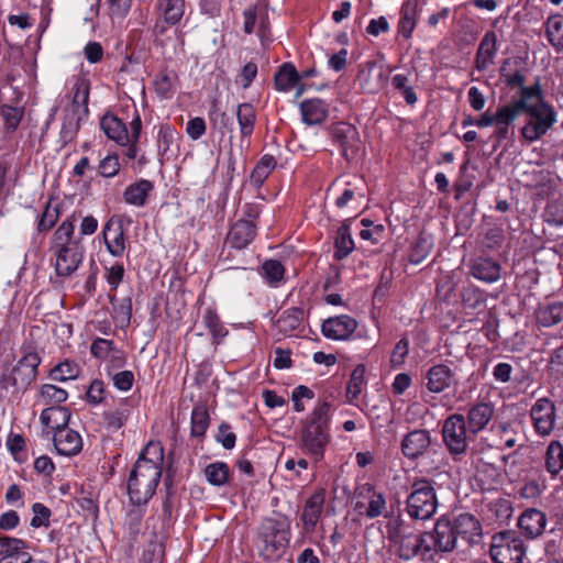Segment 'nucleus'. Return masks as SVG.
<instances>
[{
  "instance_id": "obj_38",
  "label": "nucleus",
  "mask_w": 563,
  "mask_h": 563,
  "mask_svg": "<svg viewBox=\"0 0 563 563\" xmlns=\"http://www.w3.org/2000/svg\"><path fill=\"white\" fill-rule=\"evenodd\" d=\"M351 220H345L336 231V238L334 241V258L343 260L347 257L354 250V240L352 239L350 231Z\"/></svg>"
},
{
  "instance_id": "obj_56",
  "label": "nucleus",
  "mask_w": 563,
  "mask_h": 563,
  "mask_svg": "<svg viewBox=\"0 0 563 563\" xmlns=\"http://www.w3.org/2000/svg\"><path fill=\"white\" fill-rule=\"evenodd\" d=\"M284 266L277 260H268L262 265V275L269 284H276L284 277Z\"/></svg>"
},
{
  "instance_id": "obj_4",
  "label": "nucleus",
  "mask_w": 563,
  "mask_h": 563,
  "mask_svg": "<svg viewBox=\"0 0 563 563\" xmlns=\"http://www.w3.org/2000/svg\"><path fill=\"white\" fill-rule=\"evenodd\" d=\"M387 538L390 550L401 561H431V547L428 531L417 532L400 523L387 526Z\"/></svg>"
},
{
  "instance_id": "obj_42",
  "label": "nucleus",
  "mask_w": 563,
  "mask_h": 563,
  "mask_svg": "<svg viewBox=\"0 0 563 563\" xmlns=\"http://www.w3.org/2000/svg\"><path fill=\"white\" fill-rule=\"evenodd\" d=\"M365 365L358 364L351 373L347 386H346V399L350 404H355L363 388L366 385L365 379Z\"/></svg>"
},
{
  "instance_id": "obj_11",
  "label": "nucleus",
  "mask_w": 563,
  "mask_h": 563,
  "mask_svg": "<svg viewBox=\"0 0 563 563\" xmlns=\"http://www.w3.org/2000/svg\"><path fill=\"white\" fill-rule=\"evenodd\" d=\"M355 506L354 509L362 516L368 519H374L379 516H387L386 497L382 492H377L374 486L365 483L355 489Z\"/></svg>"
},
{
  "instance_id": "obj_18",
  "label": "nucleus",
  "mask_w": 563,
  "mask_h": 563,
  "mask_svg": "<svg viewBox=\"0 0 563 563\" xmlns=\"http://www.w3.org/2000/svg\"><path fill=\"white\" fill-rule=\"evenodd\" d=\"M427 388L429 391L439 394L457 384L455 372L446 364L431 366L427 374Z\"/></svg>"
},
{
  "instance_id": "obj_62",
  "label": "nucleus",
  "mask_w": 563,
  "mask_h": 563,
  "mask_svg": "<svg viewBox=\"0 0 563 563\" xmlns=\"http://www.w3.org/2000/svg\"><path fill=\"white\" fill-rule=\"evenodd\" d=\"M409 341L407 339L399 340L390 355V364L393 367H399L405 363V358L408 355Z\"/></svg>"
},
{
  "instance_id": "obj_36",
  "label": "nucleus",
  "mask_w": 563,
  "mask_h": 563,
  "mask_svg": "<svg viewBox=\"0 0 563 563\" xmlns=\"http://www.w3.org/2000/svg\"><path fill=\"white\" fill-rule=\"evenodd\" d=\"M164 448L159 441H150L142 450L135 463L151 466L156 471H163Z\"/></svg>"
},
{
  "instance_id": "obj_35",
  "label": "nucleus",
  "mask_w": 563,
  "mask_h": 563,
  "mask_svg": "<svg viewBox=\"0 0 563 563\" xmlns=\"http://www.w3.org/2000/svg\"><path fill=\"white\" fill-rule=\"evenodd\" d=\"M154 185L147 179L129 185L123 194L124 200L129 205L143 207L146 203L148 194L153 190Z\"/></svg>"
},
{
  "instance_id": "obj_9",
  "label": "nucleus",
  "mask_w": 563,
  "mask_h": 563,
  "mask_svg": "<svg viewBox=\"0 0 563 563\" xmlns=\"http://www.w3.org/2000/svg\"><path fill=\"white\" fill-rule=\"evenodd\" d=\"M437 497L431 481L421 478L412 484V492L407 498V511L413 519L427 520L437 510Z\"/></svg>"
},
{
  "instance_id": "obj_3",
  "label": "nucleus",
  "mask_w": 563,
  "mask_h": 563,
  "mask_svg": "<svg viewBox=\"0 0 563 563\" xmlns=\"http://www.w3.org/2000/svg\"><path fill=\"white\" fill-rule=\"evenodd\" d=\"M329 402L319 404L302 422L299 446L314 462L323 459L324 450L331 441Z\"/></svg>"
},
{
  "instance_id": "obj_57",
  "label": "nucleus",
  "mask_w": 563,
  "mask_h": 563,
  "mask_svg": "<svg viewBox=\"0 0 563 563\" xmlns=\"http://www.w3.org/2000/svg\"><path fill=\"white\" fill-rule=\"evenodd\" d=\"M40 395L45 404H62L67 400L68 394L65 389L53 384H44Z\"/></svg>"
},
{
  "instance_id": "obj_49",
  "label": "nucleus",
  "mask_w": 563,
  "mask_h": 563,
  "mask_svg": "<svg viewBox=\"0 0 563 563\" xmlns=\"http://www.w3.org/2000/svg\"><path fill=\"white\" fill-rule=\"evenodd\" d=\"M80 374V366L74 361H64L49 371L48 377L55 382L76 379Z\"/></svg>"
},
{
  "instance_id": "obj_7",
  "label": "nucleus",
  "mask_w": 563,
  "mask_h": 563,
  "mask_svg": "<svg viewBox=\"0 0 563 563\" xmlns=\"http://www.w3.org/2000/svg\"><path fill=\"white\" fill-rule=\"evenodd\" d=\"M526 545L515 530H504L492 537L489 553L494 563H522Z\"/></svg>"
},
{
  "instance_id": "obj_37",
  "label": "nucleus",
  "mask_w": 563,
  "mask_h": 563,
  "mask_svg": "<svg viewBox=\"0 0 563 563\" xmlns=\"http://www.w3.org/2000/svg\"><path fill=\"white\" fill-rule=\"evenodd\" d=\"M156 9L165 23L175 25L185 14V0H158Z\"/></svg>"
},
{
  "instance_id": "obj_13",
  "label": "nucleus",
  "mask_w": 563,
  "mask_h": 563,
  "mask_svg": "<svg viewBox=\"0 0 563 563\" xmlns=\"http://www.w3.org/2000/svg\"><path fill=\"white\" fill-rule=\"evenodd\" d=\"M432 560L438 552H452L460 543L452 520L440 518L437 520L433 531L428 532Z\"/></svg>"
},
{
  "instance_id": "obj_12",
  "label": "nucleus",
  "mask_w": 563,
  "mask_h": 563,
  "mask_svg": "<svg viewBox=\"0 0 563 563\" xmlns=\"http://www.w3.org/2000/svg\"><path fill=\"white\" fill-rule=\"evenodd\" d=\"M331 136L340 147L342 156L351 161L356 157L362 148V141L356 128L346 122H339L332 125Z\"/></svg>"
},
{
  "instance_id": "obj_22",
  "label": "nucleus",
  "mask_w": 563,
  "mask_h": 563,
  "mask_svg": "<svg viewBox=\"0 0 563 563\" xmlns=\"http://www.w3.org/2000/svg\"><path fill=\"white\" fill-rule=\"evenodd\" d=\"M256 235V222L251 220H238L232 224L227 234V244L233 249L246 247Z\"/></svg>"
},
{
  "instance_id": "obj_5",
  "label": "nucleus",
  "mask_w": 563,
  "mask_h": 563,
  "mask_svg": "<svg viewBox=\"0 0 563 563\" xmlns=\"http://www.w3.org/2000/svg\"><path fill=\"white\" fill-rule=\"evenodd\" d=\"M290 520L288 517L278 515L265 518L257 534V547L260 554L266 561H275L282 556L289 543Z\"/></svg>"
},
{
  "instance_id": "obj_15",
  "label": "nucleus",
  "mask_w": 563,
  "mask_h": 563,
  "mask_svg": "<svg viewBox=\"0 0 563 563\" xmlns=\"http://www.w3.org/2000/svg\"><path fill=\"white\" fill-rule=\"evenodd\" d=\"M530 417L538 434L549 435L555 424V406L548 398L538 399L531 407Z\"/></svg>"
},
{
  "instance_id": "obj_32",
  "label": "nucleus",
  "mask_w": 563,
  "mask_h": 563,
  "mask_svg": "<svg viewBox=\"0 0 563 563\" xmlns=\"http://www.w3.org/2000/svg\"><path fill=\"white\" fill-rule=\"evenodd\" d=\"M302 121L308 125L322 123L328 114V109L321 99L303 100L300 103Z\"/></svg>"
},
{
  "instance_id": "obj_46",
  "label": "nucleus",
  "mask_w": 563,
  "mask_h": 563,
  "mask_svg": "<svg viewBox=\"0 0 563 563\" xmlns=\"http://www.w3.org/2000/svg\"><path fill=\"white\" fill-rule=\"evenodd\" d=\"M73 110H75V108L82 107L84 114L88 115V102L90 92L89 79L84 76H77L73 86Z\"/></svg>"
},
{
  "instance_id": "obj_17",
  "label": "nucleus",
  "mask_w": 563,
  "mask_h": 563,
  "mask_svg": "<svg viewBox=\"0 0 563 563\" xmlns=\"http://www.w3.org/2000/svg\"><path fill=\"white\" fill-rule=\"evenodd\" d=\"M452 522L460 545L467 548L478 542L482 536V526L475 516L467 512L460 514Z\"/></svg>"
},
{
  "instance_id": "obj_19",
  "label": "nucleus",
  "mask_w": 563,
  "mask_h": 563,
  "mask_svg": "<svg viewBox=\"0 0 563 563\" xmlns=\"http://www.w3.org/2000/svg\"><path fill=\"white\" fill-rule=\"evenodd\" d=\"M494 412L495 408L490 402L478 401L472 405L465 417L468 433L476 435L483 431L493 419Z\"/></svg>"
},
{
  "instance_id": "obj_26",
  "label": "nucleus",
  "mask_w": 563,
  "mask_h": 563,
  "mask_svg": "<svg viewBox=\"0 0 563 563\" xmlns=\"http://www.w3.org/2000/svg\"><path fill=\"white\" fill-rule=\"evenodd\" d=\"M324 505V493L322 490L312 494L306 501L301 514V521L307 533L314 531L321 517Z\"/></svg>"
},
{
  "instance_id": "obj_59",
  "label": "nucleus",
  "mask_w": 563,
  "mask_h": 563,
  "mask_svg": "<svg viewBox=\"0 0 563 563\" xmlns=\"http://www.w3.org/2000/svg\"><path fill=\"white\" fill-rule=\"evenodd\" d=\"M544 221L552 227H563V202L551 201L548 203L544 213Z\"/></svg>"
},
{
  "instance_id": "obj_16",
  "label": "nucleus",
  "mask_w": 563,
  "mask_h": 563,
  "mask_svg": "<svg viewBox=\"0 0 563 563\" xmlns=\"http://www.w3.org/2000/svg\"><path fill=\"white\" fill-rule=\"evenodd\" d=\"M357 321L347 314L325 319L321 324V332L327 339L345 341L357 329Z\"/></svg>"
},
{
  "instance_id": "obj_48",
  "label": "nucleus",
  "mask_w": 563,
  "mask_h": 563,
  "mask_svg": "<svg viewBox=\"0 0 563 563\" xmlns=\"http://www.w3.org/2000/svg\"><path fill=\"white\" fill-rule=\"evenodd\" d=\"M210 418L206 405L198 404L191 412V435L202 438L209 427Z\"/></svg>"
},
{
  "instance_id": "obj_55",
  "label": "nucleus",
  "mask_w": 563,
  "mask_h": 563,
  "mask_svg": "<svg viewBox=\"0 0 563 563\" xmlns=\"http://www.w3.org/2000/svg\"><path fill=\"white\" fill-rule=\"evenodd\" d=\"M203 320L216 341L223 339L228 334L227 329L216 311L208 309L205 313Z\"/></svg>"
},
{
  "instance_id": "obj_2",
  "label": "nucleus",
  "mask_w": 563,
  "mask_h": 563,
  "mask_svg": "<svg viewBox=\"0 0 563 563\" xmlns=\"http://www.w3.org/2000/svg\"><path fill=\"white\" fill-rule=\"evenodd\" d=\"M76 217L71 214L63 221L53 234V251L56 274L60 277L70 276L82 262L85 247L80 239L74 238Z\"/></svg>"
},
{
  "instance_id": "obj_39",
  "label": "nucleus",
  "mask_w": 563,
  "mask_h": 563,
  "mask_svg": "<svg viewBox=\"0 0 563 563\" xmlns=\"http://www.w3.org/2000/svg\"><path fill=\"white\" fill-rule=\"evenodd\" d=\"M545 36L556 52L563 51V15L552 14L545 23Z\"/></svg>"
},
{
  "instance_id": "obj_60",
  "label": "nucleus",
  "mask_w": 563,
  "mask_h": 563,
  "mask_svg": "<svg viewBox=\"0 0 563 563\" xmlns=\"http://www.w3.org/2000/svg\"><path fill=\"white\" fill-rule=\"evenodd\" d=\"M32 511L34 516L31 520V526L33 528L49 526V518L52 516V511L48 507H46L42 503H35L32 506Z\"/></svg>"
},
{
  "instance_id": "obj_30",
  "label": "nucleus",
  "mask_w": 563,
  "mask_h": 563,
  "mask_svg": "<svg viewBox=\"0 0 563 563\" xmlns=\"http://www.w3.org/2000/svg\"><path fill=\"white\" fill-rule=\"evenodd\" d=\"M70 411L63 406H53L44 409L41 412V422L51 428L54 432L62 430V428H68L70 420Z\"/></svg>"
},
{
  "instance_id": "obj_6",
  "label": "nucleus",
  "mask_w": 563,
  "mask_h": 563,
  "mask_svg": "<svg viewBox=\"0 0 563 563\" xmlns=\"http://www.w3.org/2000/svg\"><path fill=\"white\" fill-rule=\"evenodd\" d=\"M162 472L135 463L128 479L130 501L135 506L146 505L159 484Z\"/></svg>"
},
{
  "instance_id": "obj_21",
  "label": "nucleus",
  "mask_w": 563,
  "mask_h": 563,
  "mask_svg": "<svg viewBox=\"0 0 563 563\" xmlns=\"http://www.w3.org/2000/svg\"><path fill=\"white\" fill-rule=\"evenodd\" d=\"M430 444V432L424 429H416L404 437L401 452L407 459L416 460L424 454Z\"/></svg>"
},
{
  "instance_id": "obj_47",
  "label": "nucleus",
  "mask_w": 563,
  "mask_h": 563,
  "mask_svg": "<svg viewBox=\"0 0 563 563\" xmlns=\"http://www.w3.org/2000/svg\"><path fill=\"white\" fill-rule=\"evenodd\" d=\"M545 468L554 477L563 470V445L552 441L545 452Z\"/></svg>"
},
{
  "instance_id": "obj_10",
  "label": "nucleus",
  "mask_w": 563,
  "mask_h": 563,
  "mask_svg": "<svg viewBox=\"0 0 563 563\" xmlns=\"http://www.w3.org/2000/svg\"><path fill=\"white\" fill-rule=\"evenodd\" d=\"M444 443L449 452L453 455H461L466 452L468 433L465 416L462 413H453L449 416L442 428Z\"/></svg>"
},
{
  "instance_id": "obj_63",
  "label": "nucleus",
  "mask_w": 563,
  "mask_h": 563,
  "mask_svg": "<svg viewBox=\"0 0 563 563\" xmlns=\"http://www.w3.org/2000/svg\"><path fill=\"white\" fill-rule=\"evenodd\" d=\"M216 440L221 443L224 449L231 450L235 445L236 435L231 431V427L228 423H221L218 428Z\"/></svg>"
},
{
  "instance_id": "obj_8",
  "label": "nucleus",
  "mask_w": 563,
  "mask_h": 563,
  "mask_svg": "<svg viewBox=\"0 0 563 563\" xmlns=\"http://www.w3.org/2000/svg\"><path fill=\"white\" fill-rule=\"evenodd\" d=\"M40 364L41 357L36 352H24L16 365L9 373L2 374L1 387L13 388V393L24 391L35 380Z\"/></svg>"
},
{
  "instance_id": "obj_25",
  "label": "nucleus",
  "mask_w": 563,
  "mask_h": 563,
  "mask_svg": "<svg viewBox=\"0 0 563 563\" xmlns=\"http://www.w3.org/2000/svg\"><path fill=\"white\" fill-rule=\"evenodd\" d=\"M103 240L109 253L115 257L121 256L125 250L123 225L112 218L103 227Z\"/></svg>"
},
{
  "instance_id": "obj_51",
  "label": "nucleus",
  "mask_w": 563,
  "mask_h": 563,
  "mask_svg": "<svg viewBox=\"0 0 563 563\" xmlns=\"http://www.w3.org/2000/svg\"><path fill=\"white\" fill-rule=\"evenodd\" d=\"M79 121L80 117L76 114L75 110H71V113H67L64 117L59 133L63 145L68 144L75 139L79 131Z\"/></svg>"
},
{
  "instance_id": "obj_40",
  "label": "nucleus",
  "mask_w": 563,
  "mask_h": 563,
  "mask_svg": "<svg viewBox=\"0 0 563 563\" xmlns=\"http://www.w3.org/2000/svg\"><path fill=\"white\" fill-rule=\"evenodd\" d=\"M236 119L243 137L252 135L256 122V111L251 103H240L236 107Z\"/></svg>"
},
{
  "instance_id": "obj_53",
  "label": "nucleus",
  "mask_w": 563,
  "mask_h": 563,
  "mask_svg": "<svg viewBox=\"0 0 563 563\" xmlns=\"http://www.w3.org/2000/svg\"><path fill=\"white\" fill-rule=\"evenodd\" d=\"M59 214V206H52L51 201H48L37 222L38 232L49 231L58 221Z\"/></svg>"
},
{
  "instance_id": "obj_52",
  "label": "nucleus",
  "mask_w": 563,
  "mask_h": 563,
  "mask_svg": "<svg viewBox=\"0 0 563 563\" xmlns=\"http://www.w3.org/2000/svg\"><path fill=\"white\" fill-rule=\"evenodd\" d=\"M129 413V409L122 406L104 411L103 419L109 429L119 430L126 422Z\"/></svg>"
},
{
  "instance_id": "obj_50",
  "label": "nucleus",
  "mask_w": 563,
  "mask_h": 563,
  "mask_svg": "<svg viewBox=\"0 0 563 563\" xmlns=\"http://www.w3.org/2000/svg\"><path fill=\"white\" fill-rule=\"evenodd\" d=\"M432 247L433 243L431 238L427 235H420L411 246L409 253L410 263L420 264L429 256Z\"/></svg>"
},
{
  "instance_id": "obj_1",
  "label": "nucleus",
  "mask_w": 563,
  "mask_h": 563,
  "mask_svg": "<svg viewBox=\"0 0 563 563\" xmlns=\"http://www.w3.org/2000/svg\"><path fill=\"white\" fill-rule=\"evenodd\" d=\"M522 113L527 120L520 130L522 137L533 143L543 137L556 123V111L553 106L544 100L542 87L537 80L530 88L522 90Z\"/></svg>"
},
{
  "instance_id": "obj_28",
  "label": "nucleus",
  "mask_w": 563,
  "mask_h": 563,
  "mask_svg": "<svg viewBox=\"0 0 563 563\" xmlns=\"http://www.w3.org/2000/svg\"><path fill=\"white\" fill-rule=\"evenodd\" d=\"M497 54V36L494 31H487L477 48L475 56L476 68L481 71L486 70L493 63Z\"/></svg>"
},
{
  "instance_id": "obj_41",
  "label": "nucleus",
  "mask_w": 563,
  "mask_h": 563,
  "mask_svg": "<svg viewBox=\"0 0 563 563\" xmlns=\"http://www.w3.org/2000/svg\"><path fill=\"white\" fill-rule=\"evenodd\" d=\"M207 482L212 486H224L231 475L229 465L225 462H213L208 464L203 470Z\"/></svg>"
},
{
  "instance_id": "obj_45",
  "label": "nucleus",
  "mask_w": 563,
  "mask_h": 563,
  "mask_svg": "<svg viewBox=\"0 0 563 563\" xmlns=\"http://www.w3.org/2000/svg\"><path fill=\"white\" fill-rule=\"evenodd\" d=\"M276 164L277 162L273 155L266 154L262 156L251 173V184L256 188H260L271 175V173L275 169Z\"/></svg>"
},
{
  "instance_id": "obj_58",
  "label": "nucleus",
  "mask_w": 563,
  "mask_h": 563,
  "mask_svg": "<svg viewBox=\"0 0 563 563\" xmlns=\"http://www.w3.org/2000/svg\"><path fill=\"white\" fill-rule=\"evenodd\" d=\"M0 114L3 118L5 129L8 131H15L23 117V111L20 108L12 107L9 104H2L0 107Z\"/></svg>"
},
{
  "instance_id": "obj_23",
  "label": "nucleus",
  "mask_w": 563,
  "mask_h": 563,
  "mask_svg": "<svg viewBox=\"0 0 563 563\" xmlns=\"http://www.w3.org/2000/svg\"><path fill=\"white\" fill-rule=\"evenodd\" d=\"M26 542L9 536L0 537V563H21L30 555Z\"/></svg>"
},
{
  "instance_id": "obj_34",
  "label": "nucleus",
  "mask_w": 563,
  "mask_h": 563,
  "mask_svg": "<svg viewBox=\"0 0 563 563\" xmlns=\"http://www.w3.org/2000/svg\"><path fill=\"white\" fill-rule=\"evenodd\" d=\"M418 16V0H407L400 9V20L398 24V32L405 37H411V34L417 24Z\"/></svg>"
},
{
  "instance_id": "obj_20",
  "label": "nucleus",
  "mask_w": 563,
  "mask_h": 563,
  "mask_svg": "<svg viewBox=\"0 0 563 563\" xmlns=\"http://www.w3.org/2000/svg\"><path fill=\"white\" fill-rule=\"evenodd\" d=\"M547 516L536 508L526 509L518 519V527L527 539H536L545 530Z\"/></svg>"
},
{
  "instance_id": "obj_44",
  "label": "nucleus",
  "mask_w": 563,
  "mask_h": 563,
  "mask_svg": "<svg viewBox=\"0 0 563 563\" xmlns=\"http://www.w3.org/2000/svg\"><path fill=\"white\" fill-rule=\"evenodd\" d=\"M300 79L296 67L290 63H285L275 74V87L280 91H289Z\"/></svg>"
},
{
  "instance_id": "obj_31",
  "label": "nucleus",
  "mask_w": 563,
  "mask_h": 563,
  "mask_svg": "<svg viewBox=\"0 0 563 563\" xmlns=\"http://www.w3.org/2000/svg\"><path fill=\"white\" fill-rule=\"evenodd\" d=\"M305 311L301 308H289L280 313L275 321L276 330L287 336L297 331L303 321Z\"/></svg>"
},
{
  "instance_id": "obj_61",
  "label": "nucleus",
  "mask_w": 563,
  "mask_h": 563,
  "mask_svg": "<svg viewBox=\"0 0 563 563\" xmlns=\"http://www.w3.org/2000/svg\"><path fill=\"white\" fill-rule=\"evenodd\" d=\"M314 397V393L307 386L299 385L291 393V400L294 402V409L297 412H301L305 410V405L302 399H312Z\"/></svg>"
},
{
  "instance_id": "obj_24",
  "label": "nucleus",
  "mask_w": 563,
  "mask_h": 563,
  "mask_svg": "<svg viewBox=\"0 0 563 563\" xmlns=\"http://www.w3.org/2000/svg\"><path fill=\"white\" fill-rule=\"evenodd\" d=\"M53 441L57 453L60 455L73 456L82 449L80 434L69 428H62V430L54 432Z\"/></svg>"
},
{
  "instance_id": "obj_64",
  "label": "nucleus",
  "mask_w": 563,
  "mask_h": 563,
  "mask_svg": "<svg viewBox=\"0 0 563 563\" xmlns=\"http://www.w3.org/2000/svg\"><path fill=\"white\" fill-rule=\"evenodd\" d=\"M120 170L119 158L115 155H108L99 164V173L103 177H114Z\"/></svg>"
},
{
  "instance_id": "obj_54",
  "label": "nucleus",
  "mask_w": 563,
  "mask_h": 563,
  "mask_svg": "<svg viewBox=\"0 0 563 563\" xmlns=\"http://www.w3.org/2000/svg\"><path fill=\"white\" fill-rule=\"evenodd\" d=\"M393 87L402 93L406 102L410 106L418 101L417 95L413 88L409 85V78L407 75L397 74L391 79Z\"/></svg>"
},
{
  "instance_id": "obj_14",
  "label": "nucleus",
  "mask_w": 563,
  "mask_h": 563,
  "mask_svg": "<svg viewBox=\"0 0 563 563\" xmlns=\"http://www.w3.org/2000/svg\"><path fill=\"white\" fill-rule=\"evenodd\" d=\"M357 80L363 91L376 93L385 87L388 76L382 65L375 60H368L360 66Z\"/></svg>"
},
{
  "instance_id": "obj_43",
  "label": "nucleus",
  "mask_w": 563,
  "mask_h": 563,
  "mask_svg": "<svg viewBox=\"0 0 563 563\" xmlns=\"http://www.w3.org/2000/svg\"><path fill=\"white\" fill-rule=\"evenodd\" d=\"M523 101L518 98L508 104L501 106L497 109L495 115V125L511 126L519 114L522 113Z\"/></svg>"
},
{
  "instance_id": "obj_29",
  "label": "nucleus",
  "mask_w": 563,
  "mask_h": 563,
  "mask_svg": "<svg viewBox=\"0 0 563 563\" xmlns=\"http://www.w3.org/2000/svg\"><path fill=\"white\" fill-rule=\"evenodd\" d=\"M100 126L104 134L119 145H128L130 133L125 123L113 113H106L100 121Z\"/></svg>"
},
{
  "instance_id": "obj_27",
  "label": "nucleus",
  "mask_w": 563,
  "mask_h": 563,
  "mask_svg": "<svg viewBox=\"0 0 563 563\" xmlns=\"http://www.w3.org/2000/svg\"><path fill=\"white\" fill-rule=\"evenodd\" d=\"M536 323L542 328H552L563 322V301L554 300L540 303L534 310Z\"/></svg>"
},
{
  "instance_id": "obj_33",
  "label": "nucleus",
  "mask_w": 563,
  "mask_h": 563,
  "mask_svg": "<svg viewBox=\"0 0 563 563\" xmlns=\"http://www.w3.org/2000/svg\"><path fill=\"white\" fill-rule=\"evenodd\" d=\"M471 274L479 280L494 283L500 277V265L492 258H477L471 266Z\"/></svg>"
}]
</instances>
